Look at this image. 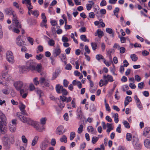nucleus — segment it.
Masks as SVG:
<instances>
[{
	"label": "nucleus",
	"instance_id": "obj_1",
	"mask_svg": "<svg viewBox=\"0 0 150 150\" xmlns=\"http://www.w3.org/2000/svg\"><path fill=\"white\" fill-rule=\"evenodd\" d=\"M21 112H18L16 113L17 117L24 123H27L29 125L33 126L38 132H41L44 129L43 127H40L39 124L37 122L34 121L29 118L23 115H25L28 116V114L25 109L21 110Z\"/></svg>",
	"mask_w": 150,
	"mask_h": 150
},
{
	"label": "nucleus",
	"instance_id": "obj_2",
	"mask_svg": "<svg viewBox=\"0 0 150 150\" xmlns=\"http://www.w3.org/2000/svg\"><path fill=\"white\" fill-rule=\"evenodd\" d=\"M5 13L9 15H12L13 19L12 20L13 24L15 27L18 28H21V25L18 20L16 13L11 8H6L5 9Z\"/></svg>",
	"mask_w": 150,
	"mask_h": 150
},
{
	"label": "nucleus",
	"instance_id": "obj_3",
	"mask_svg": "<svg viewBox=\"0 0 150 150\" xmlns=\"http://www.w3.org/2000/svg\"><path fill=\"white\" fill-rule=\"evenodd\" d=\"M25 67L26 69H29L31 71L35 70L38 72H40L41 71V64H38L36 66L35 63L32 60H29L26 62Z\"/></svg>",
	"mask_w": 150,
	"mask_h": 150
},
{
	"label": "nucleus",
	"instance_id": "obj_4",
	"mask_svg": "<svg viewBox=\"0 0 150 150\" xmlns=\"http://www.w3.org/2000/svg\"><path fill=\"white\" fill-rule=\"evenodd\" d=\"M6 58L7 61L11 64L14 62L15 60L13 54L11 51H8L6 54Z\"/></svg>",
	"mask_w": 150,
	"mask_h": 150
},
{
	"label": "nucleus",
	"instance_id": "obj_5",
	"mask_svg": "<svg viewBox=\"0 0 150 150\" xmlns=\"http://www.w3.org/2000/svg\"><path fill=\"white\" fill-rule=\"evenodd\" d=\"M13 85L17 91H19L22 88H24L25 86V84L21 81H18L15 82Z\"/></svg>",
	"mask_w": 150,
	"mask_h": 150
},
{
	"label": "nucleus",
	"instance_id": "obj_6",
	"mask_svg": "<svg viewBox=\"0 0 150 150\" xmlns=\"http://www.w3.org/2000/svg\"><path fill=\"white\" fill-rule=\"evenodd\" d=\"M0 123H3L4 126H6L7 122L6 116L0 110Z\"/></svg>",
	"mask_w": 150,
	"mask_h": 150
},
{
	"label": "nucleus",
	"instance_id": "obj_7",
	"mask_svg": "<svg viewBox=\"0 0 150 150\" xmlns=\"http://www.w3.org/2000/svg\"><path fill=\"white\" fill-rule=\"evenodd\" d=\"M23 37L21 36H19L16 38V43L19 46H22L24 45L25 41H23Z\"/></svg>",
	"mask_w": 150,
	"mask_h": 150
},
{
	"label": "nucleus",
	"instance_id": "obj_8",
	"mask_svg": "<svg viewBox=\"0 0 150 150\" xmlns=\"http://www.w3.org/2000/svg\"><path fill=\"white\" fill-rule=\"evenodd\" d=\"M39 82L42 85H43L45 86L49 87L50 86L49 81L44 77L40 78Z\"/></svg>",
	"mask_w": 150,
	"mask_h": 150
},
{
	"label": "nucleus",
	"instance_id": "obj_9",
	"mask_svg": "<svg viewBox=\"0 0 150 150\" xmlns=\"http://www.w3.org/2000/svg\"><path fill=\"white\" fill-rule=\"evenodd\" d=\"M133 144L134 148L136 149H139L141 148V145L138 142V139L137 138H135L134 139H133Z\"/></svg>",
	"mask_w": 150,
	"mask_h": 150
},
{
	"label": "nucleus",
	"instance_id": "obj_10",
	"mask_svg": "<svg viewBox=\"0 0 150 150\" xmlns=\"http://www.w3.org/2000/svg\"><path fill=\"white\" fill-rule=\"evenodd\" d=\"M61 52V50L59 48V46H58V47L56 48L53 50V55L54 57H56L60 54Z\"/></svg>",
	"mask_w": 150,
	"mask_h": 150
},
{
	"label": "nucleus",
	"instance_id": "obj_11",
	"mask_svg": "<svg viewBox=\"0 0 150 150\" xmlns=\"http://www.w3.org/2000/svg\"><path fill=\"white\" fill-rule=\"evenodd\" d=\"M8 71H6V73L3 74H2V77L6 81H9L11 80V76L9 74H8Z\"/></svg>",
	"mask_w": 150,
	"mask_h": 150
},
{
	"label": "nucleus",
	"instance_id": "obj_12",
	"mask_svg": "<svg viewBox=\"0 0 150 150\" xmlns=\"http://www.w3.org/2000/svg\"><path fill=\"white\" fill-rule=\"evenodd\" d=\"M3 123H0V132L2 134H5L6 132V128Z\"/></svg>",
	"mask_w": 150,
	"mask_h": 150
},
{
	"label": "nucleus",
	"instance_id": "obj_13",
	"mask_svg": "<svg viewBox=\"0 0 150 150\" xmlns=\"http://www.w3.org/2000/svg\"><path fill=\"white\" fill-rule=\"evenodd\" d=\"M95 35L100 38L103 36V33L100 29H98L95 33Z\"/></svg>",
	"mask_w": 150,
	"mask_h": 150
},
{
	"label": "nucleus",
	"instance_id": "obj_14",
	"mask_svg": "<svg viewBox=\"0 0 150 150\" xmlns=\"http://www.w3.org/2000/svg\"><path fill=\"white\" fill-rule=\"evenodd\" d=\"M63 129V127L62 126L58 127L56 131V133L58 135H62L63 133L62 132Z\"/></svg>",
	"mask_w": 150,
	"mask_h": 150
},
{
	"label": "nucleus",
	"instance_id": "obj_15",
	"mask_svg": "<svg viewBox=\"0 0 150 150\" xmlns=\"http://www.w3.org/2000/svg\"><path fill=\"white\" fill-rule=\"evenodd\" d=\"M60 73V70L59 69H56L54 72L53 74L52 80L55 79Z\"/></svg>",
	"mask_w": 150,
	"mask_h": 150
},
{
	"label": "nucleus",
	"instance_id": "obj_16",
	"mask_svg": "<svg viewBox=\"0 0 150 150\" xmlns=\"http://www.w3.org/2000/svg\"><path fill=\"white\" fill-rule=\"evenodd\" d=\"M63 88V86L59 84L57 85L55 87L56 90L58 93H60Z\"/></svg>",
	"mask_w": 150,
	"mask_h": 150
},
{
	"label": "nucleus",
	"instance_id": "obj_17",
	"mask_svg": "<svg viewBox=\"0 0 150 150\" xmlns=\"http://www.w3.org/2000/svg\"><path fill=\"white\" fill-rule=\"evenodd\" d=\"M103 78L104 80L106 79H107V80L108 81H110V82H112L113 81V79L112 77L109 75H108L107 76L105 75H104L103 76Z\"/></svg>",
	"mask_w": 150,
	"mask_h": 150
},
{
	"label": "nucleus",
	"instance_id": "obj_18",
	"mask_svg": "<svg viewBox=\"0 0 150 150\" xmlns=\"http://www.w3.org/2000/svg\"><path fill=\"white\" fill-rule=\"evenodd\" d=\"M77 114L78 116L79 119H81L82 116V111L81 108L80 107H79L77 110Z\"/></svg>",
	"mask_w": 150,
	"mask_h": 150
},
{
	"label": "nucleus",
	"instance_id": "obj_19",
	"mask_svg": "<svg viewBox=\"0 0 150 150\" xmlns=\"http://www.w3.org/2000/svg\"><path fill=\"white\" fill-rule=\"evenodd\" d=\"M108 83V81L105 79L104 81L100 80L99 82V85L100 86H102L103 85H106Z\"/></svg>",
	"mask_w": 150,
	"mask_h": 150
},
{
	"label": "nucleus",
	"instance_id": "obj_20",
	"mask_svg": "<svg viewBox=\"0 0 150 150\" xmlns=\"http://www.w3.org/2000/svg\"><path fill=\"white\" fill-rule=\"evenodd\" d=\"M144 144L146 147L150 148V141L149 139H145L144 142Z\"/></svg>",
	"mask_w": 150,
	"mask_h": 150
},
{
	"label": "nucleus",
	"instance_id": "obj_21",
	"mask_svg": "<svg viewBox=\"0 0 150 150\" xmlns=\"http://www.w3.org/2000/svg\"><path fill=\"white\" fill-rule=\"evenodd\" d=\"M150 131V127H147L145 128L144 130L143 134L145 136H146Z\"/></svg>",
	"mask_w": 150,
	"mask_h": 150
},
{
	"label": "nucleus",
	"instance_id": "obj_22",
	"mask_svg": "<svg viewBox=\"0 0 150 150\" xmlns=\"http://www.w3.org/2000/svg\"><path fill=\"white\" fill-rule=\"evenodd\" d=\"M39 137L37 136L35 137L33 139L31 144V145L33 146H34L37 143V142L38 140Z\"/></svg>",
	"mask_w": 150,
	"mask_h": 150
},
{
	"label": "nucleus",
	"instance_id": "obj_23",
	"mask_svg": "<svg viewBox=\"0 0 150 150\" xmlns=\"http://www.w3.org/2000/svg\"><path fill=\"white\" fill-rule=\"evenodd\" d=\"M9 127L10 131L11 132H15L16 130L15 125L10 124L9 125Z\"/></svg>",
	"mask_w": 150,
	"mask_h": 150
},
{
	"label": "nucleus",
	"instance_id": "obj_24",
	"mask_svg": "<svg viewBox=\"0 0 150 150\" xmlns=\"http://www.w3.org/2000/svg\"><path fill=\"white\" fill-rule=\"evenodd\" d=\"M60 57L62 61L65 64H67V62L65 60L66 58V55L62 54Z\"/></svg>",
	"mask_w": 150,
	"mask_h": 150
},
{
	"label": "nucleus",
	"instance_id": "obj_25",
	"mask_svg": "<svg viewBox=\"0 0 150 150\" xmlns=\"http://www.w3.org/2000/svg\"><path fill=\"white\" fill-rule=\"evenodd\" d=\"M31 13L36 17H37L39 14L38 11L36 10H35L34 11H31Z\"/></svg>",
	"mask_w": 150,
	"mask_h": 150
},
{
	"label": "nucleus",
	"instance_id": "obj_26",
	"mask_svg": "<svg viewBox=\"0 0 150 150\" xmlns=\"http://www.w3.org/2000/svg\"><path fill=\"white\" fill-rule=\"evenodd\" d=\"M60 140L61 142L66 143L67 142V138L65 135H64L60 138Z\"/></svg>",
	"mask_w": 150,
	"mask_h": 150
},
{
	"label": "nucleus",
	"instance_id": "obj_27",
	"mask_svg": "<svg viewBox=\"0 0 150 150\" xmlns=\"http://www.w3.org/2000/svg\"><path fill=\"white\" fill-rule=\"evenodd\" d=\"M87 130L88 132L91 130V132L92 134L95 133L96 132V130H94L93 127L91 126H89L87 127Z\"/></svg>",
	"mask_w": 150,
	"mask_h": 150
},
{
	"label": "nucleus",
	"instance_id": "obj_28",
	"mask_svg": "<svg viewBox=\"0 0 150 150\" xmlns=\"http://www.w3.org/2000/svg\"><path fill=\"white\" fill-rule=\"evenodd\" d=\"M80 38L82 41L85 42L86 41L89 42V40L87 39L85 35H81L80 36Z\"/></svg>",
	"mask_w": 150,
	"mask_h": 150
},
{
	"label": "nucleus",
	"instance_id": "obj_29",
	"mask_svg": "<svg viewBox=\"0 0 150 150\" xmlns=\"http://www.w3.org/2000/svg\"><path fill=\"white\" fill-rule=\"evenodd\" d=\"M130 57L132 60L134 62H136L138 59V57L135 54H131L130 55Z\"/></svg>",
	"mask_w": 150,
	"mask_h": 150
},
{
	"label": "nucleus",
	"instance_id": "obj_30",
	"mask_svg": "<svg viewBox=\"0 0 150 150\" xmlns=\"http://www.w3.org/2000/svg\"><path fill=\"white\" fill-rule=\"evenodd\" d=\"M58 105L60 108L62 109L64 107L65 104L64 102L59 100V103H58Z\"/></svg>",
	"mask_w": 150,
	"mask_h": 150
},
{
	"label": "nucleus",
	"instance_id": "obj_31",
	"mask_svg": "<svg viewBox=\"0 0 150 150\" xmlns=\"http://www.w3.org/2000/svg\"><path fill=\"white\" fill-rule=\"evenodd\" d=\"M36 91L37 93L39 95L40 98L41 96H43L44 95V93L40 89H38L36 90Z\"/></svg>",
	"mask_w": 150,
	"mask_h": 150
},
{
	"label": "nucleus",
	"instance_id": "obj_32",
	"mask_svg": "<svg viewBox=\"0 0 150 150\" xmlns=\"http://www.w3.org/2000/svg\"><path fill=\"white\" fill-rule=\"evenodd\" d=\"M47 146V144L43 143L40 146V149L42 150H45Z\"/></svg>",
	"mask_w": 150,
	"mask_h": 150
},
{
	"label": "nucleus",
	"instance_id": "obj_33",
	"mask_svg": "<svg viewBox=\"0 0 150 150\" xmlns=\"http://www.w3.org/2000/svg\"><path fill=\"white\" fill-rule=\"evenodd\" d=\"M132 137V135L129 133H127L126 134V138L128 141H129L131 140Z\"/></svg>",
	"mask_w": 150,
	"mask_h": 150
},
{
	"label": "nucleus",
	"instance_id": "obj_34",
	"mask_svg": "<svg viewBox=\"0 0 150 150\" xmlns=\"http://www.w3.org/2000/svg\"><path fill=\"white\" fill-rule=\"evenodd\" d=\"M113 117L114 118L115 122L116 123H117L118 122V115L117 113L114 114Z\"/></svg>",
	"mask_w": 150,
	"mask_h": 150
},
{
	"label": "nucleus",
	"instance_id": "obj_35",
	"mask_svg": "<svg viewBox=\"0 0 150 150\" xmlns=\"http://www.w3.org/2000/svg\"><path fill=\"white\" fill-rule=\"evenodd\" d=\"M75 137V133L74 132H71L70 134V139L71 140H72Z\"/></svg>",
	"mask_w": 150,
	"mask_h": 150
},
{
	"label": "nucleus",
	"instance_id": "obj_36",
	"mask_svg": "<svg viewBox=\"0 0 150 150\" xmlns=\"http://www.w3.org/2000/svg\"><path fill=\"white\" fill-rule=\"evenodd\" d=\"M91 45L93 50H95L97 48V46L95 42H91Z\"/></svg>",
	"mask_w": 150,
	"mask_h": 150
},
{
	"label": "nucleus",
	"instance_id": "obj_37",
	"mask_svg": "<svg viewBox=\"0 0 150 150\" xmlns=\"http://www.w3.org/2000/svg\"><path fill=\"white\" fill-rule=\"evenodd\" d=\"M83 126L82 125H80L78 129V133L79 134H81L83 131Z\"/></svg>",
	"mask_w": 150,
	"mask_h": 150
},
{
	"label": "nucleus",
	"instance_id": "obj_38",
	"mask_svg": "<svg viewBox=\"0 0 150 150\" xmlns=\"http://www.w3.org/2000/svg\"><path fill=\"white\" fill-rule=\"evenodd\" d=\"M48 43L50 46H54L55 44L54 41L52 39L49 40L48 41Z\"/></svg>",
	"mask_w": 150,
	"mask_h": 150
},
{
	"label": "nucleus",
	"instance_id": "obj_39",
	"mask_svg": "<svg viewBox=\"0 0 150 150\" xmlns=\"http://www.w3.org/2000/svg\"><path fill=\"white\" fill-rule=\"evenodd\" d=\"M31 0H23L22 1V3L23 4H26L27 5L29 4H31Z\"/></svg>",
	"mask_w": 150,
	"mask_h": 150
},
{
	"label": "nucleus",
	"instance_id": "obj_40",
	"mask_svg": "<svg viewBox=\"0 0 150 150\" xmlns=\"http://www.w3.org/2000/svg\"><path fill=\"white\" fill-rule=\"evenodd\" d=\"M99 139L98 137H93L92 139V142L93 144H95L97 142Z\"/></svg>",
	"mask_w": 150,
	"mask_h": 150
},
{
	"label": "nucleus",
	"instance_id": "obj_41",
	"mask_svg": "<svg viewBox=\"0 0 150 150\" xmlns=\"http://www.w3.org/2000/svg\"><path fill=\"white\" fill-rule=\"evenodd\" d=\"M123 123L126 128L129 129L130 128L129 124L127 121H124Z\"/></svg>",
	"mask_w": 150,
	"mask_h": 150
},
{
	"label": "nucleus",
	"instance_id": "obj_42",
	"mask_svg": "<svg viewBox=\"0 0 150 150\" xmlns=\"http://www.w3.org/2000/svg\"><path fill=\"white\" fill-rule=\"evenodd\" d=\"M47 120L46 118H42L40 120V123L41 124L43 125L45 124L46 121Z\"/></svg>",
	"mask_w": 150,
	"mask_h": 150
},
{
	"label": "nucleus",
	"instance_id": "obj_43",
	"mask_svg": "<svg viewBox=\"0 0 150 150\" xmlns=\"http://www.w3.org/2000/svg\"><path fill=\"white\" fill-rule=\"evenodd\" d=\"M37 53L42 52L43 51V47L42 46L39 45L37 47Z\"/></svg>",
	"mask_w": 150,
	"mask_h": 150
},
{
	"label": "nucleus",
	"instance_id": "obj_44",
	"mask_svg": "<svg viewBox=\"0 0 150 150\" xmlns=\"http://www.w3.org/2000/svg\"><path fill=\"white\" fill-rule=\"evenodd\" d=\"M96 59L98 60H99L100 59H103V57L101 54H97L96 56Z\"/></svg>",
	"mask_w": 150,
	"mask_h": 150
},
{
	"label": "nucleus",
	"instance_id": "obj_45",
	"mask_svg": "<svg viewBox=\"0 0 150 150\" xmlns=\"http://www.w3.org/2000/svg\"><path fill=\"white\" fill-rule=\"evenodd\" d=\"M144 86V83L143 82H142L138 84V87L140 89H142Z\"/></svg>",
	"mask_w": 150,
	"mask_h": 150
},
{
	"label": "nucleus",
	"instance_id": "obj_46",
	"mask_svg": "<svg viewBox=\"0 0 150 150\" xmlns=\"http://www.w3.org/2000/svg\"><path fill=\"white\" fill-rule=\"evenodd\" d=\"M43 56V54H40L36 56V58L38 60H40L42 58Z\"/></svg>",
	"mask_w": 150,
	"mask_h": 150
},
{
	"label": "nucleus",
	"instance_id": "obj_47",
	"mask_svg": "<svg viewBox=\"0 0 150 150\" xmlns=\"http://www.w3.org/2000/svg\"><path fill=\"white\" fill-rule=\"evenodd\" d=\"M2 91L3 93L6 95H8L10 93V91L8 90V89H3L2 90Z\"/></svg>",
	"mask_w": 150,
	"mask_h": 150
},
{
	"label": "nucleus",
	"instance_id": "obj_48",
	"mask_svg": "<svg viewBox=\"0 0 150 150\" xmlns=\"http://www.w3.org/2000/svg\"><path fill=\"white\" fill-rule=\"evenodd\" d=\"M71 105L72 107L74 108L76 107V105L75 103V99L73 98L71 101Z\"/></svg>",
	"mask_w": 150,
	"mask_h": 150
},
{
	"label": "nucleus",
	"instance_id": "obj_49",
	"mask_svg": "<svg viewBox=\"0 0 150 150\" xmlns=\"http://www.w3.org/2000/svg\"><path fill=\"white\" fill-rule=\"evenodd\" d=\"M27 40L32 45H33V39L30 37H27Z\"/></svg>",
	"mask_w": 150,
	"mask_h": 150
},
{
	"label": "nucleus",
	"instance_id": "obj_50",
	"mask_svg": "<svg viewBox=\"0 0 150 150\" xmlns=\"http://www.w3.org/2000/svg\"><path fill=\"white\" fill-rule=\"evenodd\" d=\"M135 80L137 82H139L141 80V78L139 75H136L135 76Z\"/></svg>",
	"mask_w": 150,
	"mask_h": 150
},
{
	"label": "nucleus",
	"instance_id": "obj_51",
	"mask_svg": "<svg viewBox=\"0 0 150 150\" xmlns=\"http://www.w3.org/2000/svg\"><path fill=\"white\" fill-rule=\"evenodd\" d=\"M61 93H62V94L64 96L67 95L68 94V92H67V91L64 88H63Z\"/></svg>",
	"mask_w": 150,
	"mask_h": 150
},
{
	"label": "nucleus",
	"instance_id": "obj_52",
	"mask_svg": "<svg viewBox=\"0 0 150 150\" xmlns=\"http://www.w3.org/2000/svg\"><path fill=\"white\" fill-rule=\"evenodd\" d=\"M25 106L22 103H21L19 106V108L20 110L25 109Z\"/></svg>",
	"mask_w": 150,
	"mask_h": 150
},
{
	"label": "nucleus",
	"instance_id": "obj_53",
	"mask_svg": "<svg viewBox=\"0 0 150 150\" xmlns=\"http://www.w3.org/2000/svg\"><path fill=\"white\" fill-rule=\"evenodd\" d=\"M62 40L63 42H68L69 41V40L67 37L63 36L62 38Z\"/></svg>",
	"mask_w": 150,
	"mask_h": 150
},
{
	"label": "nucleus",
	"instance_id": "obj_54",
	"mask_svg": "<svg viewBox=\"0 0 150 150\" xmlns=\"http://www.w3.org/2000/svg\"><path fill=\"white\" fill-rule=\"evenodd\" d=\"M59 98L61 101L65 102L66 101V97L64 96H60Z\"/></svg>",
	"mask_w": 150,
	"mask_h": 150
},
{
	"label": "nucleus",
	"instance_id": "obj_55",
	"mask_svg": "<svg viewBox=\"0 0 150 150\" xmlns=\"http://www.w3.org/2000/svg\"><path fill=\"white\" fill-rule=\"evenodd\" d=\"M33 82L34 84L36 85H38L40 83L39 81H38V78L35 77L33 79Z\"/></svg>",
	"mask_w": 150,
	"mask_h": 150
},
{
	"label": "nucleus",
	"instance_id": "obj_56",
	"mask_svg": "<svg viewBox=\"0 0 150 150\" xmlns=\"http://www.w3.org/2000/svg\"><path fill=\"white\" fill-rule=\"evenodd\" d=\"M72 68V66L69 64H67L65 67V69L68 70H71Z\"/></svg>",
	"mask_w": 150,
	"mask_h": 150
},
{
	"label": "nucleus",
	"instance_id": "obj_57",
	"mask_svg": "<svg viewBox=\"0 0 150 150\" xmlns=\"http://www.w3.org/2000/svg\"><path fill=\"white\" fill-rule=\"evenodd\" d=\"M22 139L23 142L24 143H27L28 142L27 139L25 137V136L23 135L22 137Z\"/></svg>",
	"mask_w": 150,
	"mask_h": 150
},
{
	"label": "nucleus",
	"instance_id": "obj_58",
	"mask_svg": "<svg viewBox=\"0 0 150 150\" xmlns=\"http://www.w3.org/2000/svg\"><path fill=\"white\" fill-rule=\"evenodd\" d=\"M56 144V140L54 139H52L51 142V144L52 146H54Z\"/></svg>",
	"mask_w": 150,
	"mask_h": 150
},
{
	"label": "nucleus",
	"instance_id": "obj_59",
	"mask_svg": "<svg viewBox=\"0 0 150 150\" xmlns=\"http://www.w3.org/2000/svg\"><path fill=\"white\" fill-rule=\"evenodd\" d=\"M26 91V90L25 89V88H22L19 90V91H20V94L21 96H22V94L25 93Z\"/></svg>",
	"mask_w": 150,
	"mask_h": 150
},
{
	"label": "nucleus",
	"instance_id": "obj_60",
	"mask_svg": "<svg viewBox=\"0 0 150 150\" xmlns=\"http://www.w3.org/2000/svg\"><path fill=\"white\" fill-rule=\"evenodd\" d=\"M107 3L106 1L105 0H103L100 3V6H103L106 5Z\"/></svg>",
	"mask_w": 150,
	"mask_h": 150
},
{
	"label": "nucleus",
	"instance_id": "obj_61",
	"mask_svg": "<svg viewBox=\"0 0 150 150\" xmlns=\"http://www.w3.org/2000/svg\"><path fill=\"white\" fill-rule=\"evenodd\" d=\"M120 49V52L121 54L124 53L125 51V48L123 47H121L119 48Z\"/></svg>",
	"mask_w": 150,
	"mask_h": 150
},
{
	"label": "nucleus",
	"instance_id": "obj_62",
	"mask_svg": "<svg viewBox=\"0 0 150 150\" xmlns=\"http://www.w3.org/2000/svg\"><path fill=\"white\" fill-rule=\"evenodd\" d=\"M119 38L120 39V41L121 43H123L126 42V39L125 37H119Z\"/></svg>",
	"mask_w": 150,
	"mask_h": 150
},
{
	"label": "nucleus",
	"instance_id": "obj_63",
	"mask_svg": "<svg viewBox=\"0 0 150 150\" xmlns=\"http://www.w3.org/2000/svg\"><path fill=\"white\" fill-rule=\"evenodd\" d=\"M88 16L89 18H93L95 17V15L93 12H91L89 13Z\"/></svg>",
	"mask_w": 150,
	"mask_h": 150
},
{
	"label": "nucleus",
	"instance_id": "obj_64",
	"mask_svg": "<svg viewBox=\"0 0 150 150\" xmlns=\"http://www.w3.org/2000/svg\"><path fill=\"white\" fill-rule=\"evenodd\" d=\"M106 31L107 33H109L110 34L112 33V30L111 28H106Z\"/></svg>",
	"mask_w": 150,
	"mask_h": 150
}]
</instances>
